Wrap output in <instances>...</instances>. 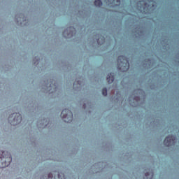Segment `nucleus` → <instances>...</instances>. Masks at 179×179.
I'll list each match as a JSON object with an SVG mask.
<instances>
[{"mask_svg": "<svg viewBox=\"0 0 179 179\" xmlns=\"http://www.w3.org/2000/svg\"><path fill=\"white\" fill-rule=\"evenodd\" d=\"M12 163V155L8 151L0 152V169H5Z\"/></svg>", "mask_w": 179, "mask_h": 179, "instance_id": "f257e3e1", "label": "nucleus"}, {"mask_svg": "<svg viewBox=\"0 0 179 179\" xmlns=\"http://www.w3.org/2000/svg\"><path fill=\"white\" fill-rule=\"evenodd\" d=\"M117 65L119 69H129V61L125 56H119L117 58Z\"/></svg>", "mask_w": 179, "mask_h": 179, "instance_id": "f03ea898", "label": "nucleus"}, {"mask_svg": "<svg viewBox=\"0 0 179 179\" xmlns=\"http://www.w3.org/2000/svg\"><path fill=\"white\" fill-rule=\"evenodd\" d=\"M8 121L10 124L13 125H17V124L22 122V115L20 113H13L9 117Z\"/></svg>", "mask_w": 179, "mask_h": 179, "instance_id": "7ed1b4c3", "label": "nucleus"}, {"mask_svg": "<svg viewBox=\"0 0 179 179\" xmlns=\"http://www.w3.org/2000/svg\"><path fill=\"white\" fill-rule=\"evenodd\" d=\"M61 117H62V118H67V120H69L68 122H69V121H72L73 114L72 113V111H71V110L64 109L62 111Z\"/></svg>", "mask_w": 179, "mask_h": 179, "instance_id": "20e7f679", "label": "nucleus"}, {"mask_svg": "<svg viewBox=\"0 0 179 179\" xmlns=\"http://www.w3.org/2000/svg\"><path fill=\"white\" fill-rule=\"evenodd\" d=\"M176 142V137L173 135H169L164 141V145L165 146L169 147L173 146Z\"/></svg>", "mask_w": 179, "mask_h": 179, "instance_id": "39448f33", "label": "nucleus"}, {"mask_svg": "<svg viewBox=\"0 0 179 179\" xmlns=\"http://www.w3.org/2000/svg\"><path fill=\"white\" fill-rule=\"evenodd\" d=\"M114 79H115L114 73H110L108 75L107 80L108 83H113V82H114Z\"/></svg>", "mask_w": 179, "mask_h": 179, "instance_id": "423d86ee", "label": "nucleus"}, {"mask_svg": "<svg viewBox=\"0 0 179 179\" xmlns=\"http://www.w3.org/2000/svg\"><path fill=\"white\" fill-rule=\"evenodd\" d=\"M95 6H97L98 8H100L101 6H103V2L101 0H96L94 1Z\"/></svg>", "mask_w": 179, "mask_h": 179, "instance_id": "0eeeda50", "label": "nucleus"}, {"mask_svg": "<svg viewBox=\"0 0 179 179\" xmlns=\"http://www.w3.org/2000/svg\"><path fill=\"white\" fill-rule=\"evenodd\" d=\"M145 177H146V179H152L153 178V173H151V178H149V176H150V173L149 172H147L145 173Z\"/></svg>", "mask_w": 179, "mask_h": 179, "instance_id": "6e6552de", "label": "nucleus"}, {"mask_svg": "<svg viewBox=\"0 0 179 179\" xmlns=\"http://www.w3.org/2000/svg\"><path fill=\"white\" fill-rule=\"evenodd\" d=\"M102 94L103 96H107V88H103L102 90Z\"/></svg>", "mask_w": 179, "mask_h": 179, "instance_id": "1a4fd4ad", "label": "nucleus"}, {"mask_svg": "<svg viewBox=\"0 0 179 179\" xmlns=\"http://www.w3.org/2000/svg\"><path fill=\"white\" fill-rule=\"evenodd\" d=\"M48 179H55V178H54V176H52V173H49L48 174Z\"/></svg>", "mask_w": 179, "mask_h": 179, "instance_id": "9d476101", "label": "nucleus"}, {"mask_svg": "<svg viewBox=\"0 0 179 179\" xmlns=\"http://www.w3.org/2000/svg\"><path fill=\"white\" fill-rule=\"evenodd\" d=\"M58 178H61V173L58 174Z\"/></svg>", "mask_w": 179, "mask_h": 179, "instance_id": "9b49d317", "label": "nucleus"}, {"mask_svg": "<svg viewBox=\"0 0 179 179\" xmlns=\"http://www.w3.org/2000/svg\"><path fill=\"white\" fill-rule=\"evenodd\" d=\"M72 27L67 28L66 30H71Z\"/></svg>", "mask_w": 179, "mask_h": 179, "instance_id": "f8f14e48", "label": "nucleus"}, {"mask_svg": "<svg viewBox=\"0 0 179 179\" xmlns=\"http://www.w3.org/2000/svg\"><path fill=\"white\" fill-rule=\"evenodd\" d=\"M99 40H100V39H97V43H98V44H100V42H99Z\"/></svg>", "mask_w": 179, "mask_h": 179, "instance_id": "ddd939ff", "label": "nucleus"}, {"mask_svg": "<svg viewBox=\"0 0 179 179\" xmlns=\"http://www.w3.org/2000/svg\"><path fill=\"white\" fill-rule=\"evenodd\" d=\"M103 41H104V38H102Z\"/></svg>", "mask_w": 179, "mask_h": 179, "instance_id": "4468645a", "label": "nucleus"}, {"mask_svg": "<svg viewBox=\"0 0 179 179\" xmlns=\"http://www.w3.org/2000/svg\"><path fill=\"white\" fill-rule=\"evenodd\" d=\"M69 34H71V33L68 34V36H69Z\"/></svg>", "mask_w": 179, "mask_h": 179, "instance_id": "2eb2a0df", "label": "nucleus"}, {"mask_svg": "<svg viewBox=\"0 0 179 179\" xmlns=\"http://www.w3.org/2000/svg\"><path fill=\"white\" fill-rule=\"evenodd\" d=\"M63 177H64V179H65V176H64Z\"/></svg>", "mask_w": 179, "mask_h": 179, "instance_id": "dca6fc26", "label": "nucleus"}, {"mask_svg": "<svg viewBox=\"0 0 179 179\" xmlns=\"http://www.w3.org/2000/svg\"><path fill=\"white\" fill-rule=\"evenodd\" d=\"M66 31H64V33H66Z\"/></svg>", "mask_w": 179, "mask_h": 179, "instance_id": "f3484780", "label": "nucleus"}, {"mask_svg": "<svg viewBox=\"0 0 179 179\" xmlns=\"http://www.w3.org/2000/svg\"><path fill=\"white\" fill-rule=\"evenodd\" d=\"M108 2H110V0H108Z\"/></svg>", "mask_w": 179, "mask_h": 179, "instance_id": "a211bd4d", "label": "nucleus"}]
</instances>
